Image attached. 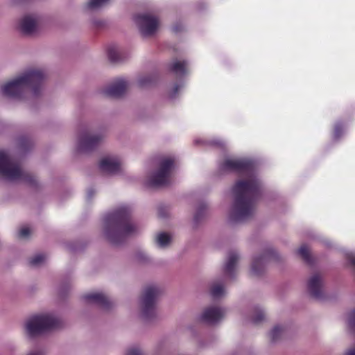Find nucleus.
<instances>
[{
	"instance_id": "f257e3e1",
	"label": "nucleus",
	"mask_w": 355,
	"mask_h": 355,
	"mask_svg": "<svg viewBox=\"0 0 355 355\" xmlns=\"http://www.w3.org/2000/svg\"><path fill=\"white\" fill-rule=\"evenodd\" d=\"M221 172H234L244 177L236 182L232 191L234 200L230 213L231 223L243 222L252 216L261 195V184L255 173L254 163L248 159L227 158L218 165Z\"/></svg>"
},
{
	"instance_id": "f03ea898",
	"label": "nucleus",
	"mask_w": 355,
	"mask_h": 355,
	"mask_svg": "<svg viewBox=\"0 0 355 355\" xmlns=\"http://www.w3.org/2000/svg\"><path fill=\"white\" fill-rule=\"evenodd\" d=\"M130 208L123 205L105 216L104 234L111 243L119 244L137 232V227L130 222Z\"/></svg>"
},
{
	"instance_id": "7ed1b4c3",
	"label": "nucleus",
	"mask_w": 355,
	"mask_h": 355,
	"mask_svg": "<svg viewBox=\"0 0 355 355\" xmlns=\"http://www.w3.org/2000/svg\"><path fill=\"white\" fill-rule=\"evenodd\" d=\"M45 74L42 70L29 69L12 80L1 87L2 94L11 98H21L28 89L34 96L40 94L42 89Z\"/></svg>"
},
{
	"instance_id": "20e7f679",
	"label": "nucleus",
	"mask_w": 355,
	"mask_h": 355,
	"mask_svg": "<svg viewBox=\"0 0 355 355\" xmlns=\"http://www.w3.org/2000/svg\"><path fill=\"white\" fill-rule=\"evenodd\" d=\"M0 175L11 182L23 180L31 183L33 181L32 176L24 172L4 150H0Z\"/></svg>"
},
{
	"instance_id": "39448f33",
	"label": "nucleus",
	"mask_w": 355,
	"mask_h": 355,
	"mask_svg": "<svg viewBox=\"0 0 355 355\" xmlns=\"http://www.w3.org/2000/svg\"><path fill=\"white\" fill-rule=\"evenodd\" d=\"M60 320L51 314L36 315L31 317L25 324L26 334L35 337L50 330L58 328Z\"/></svg>"
},
{
	"instance_id": "423d86ee",
	"label": "nucleus",
	"mask_w": 355,
	"mask_h": 355,
	"mask_svg": "<svg viewBox=\"0 0 355 355\" xmlns=\"http://www.w3.org/2000/svg\"><path fill=\"white\" fill-rule=\"evenodd\" d=\"M174 167V159L165 157L161 159L159 169L150 177L148 184L150 187L166 186L170 183V175Z\"/></svg>"
},
{
	"instance_id": "0eeeda50",
	"label": "nucleus",
	"mask_w": 355,
	"mask_h": 355,
	"mask_svg": "<svg viewBox=\"0 0 355 355\" xmlns=\"http://www.w3.org/2000/svg\"><path fill=\"white\" fill-rule=\"evenodd\" d=\"M159 294V289L154 285L145 288L141 300V315L144 319L150 320L155 315V302Z\"/></svg>"
},
{
	"instance_id": "6e6552de",
	"label": "nucleus",
	"mask_w": 355,
	"mask_h": 355,
	"mask_svg": "<svg viewBox=\"0 0 355 355\" xmlns=\"http://www.w3.org/2000/svg\"><path fill=\"white\" fill-rule=\"evenodd\" d=\"M135 21L143 37L154 35L159 26V19L150 14H141L135 17Z\"/></svg>"
},
{
	"instance_id": "1a4fd4ad",
	"label": "nucleus",
	"mask_w": 355,
	"mask_h": 355,
	"mask_svg": "<svg viewBox=\"0 0 355 355\" xmlns=\"http://www.w3.org/2000/svg\"><path fill=\"white\" fill-rule=\"evenodd\" d=\"M277 257V254L275 250L271 248L266 250L263 254L253 259L251 267L252 273L254 275H261L265 269L266 262Z\"/></svg>"
},
{
	"instance_id": "9d476101",
	"label": "nucleus",
	"mask_w": 355,
	"mask_h": 355,
	"mask_svg": "<svg viewBox=\"0 0 355 355\" xmlns=\"http://www.w3.org/2000/svg\"><path fill=\"white\" fill-rule=\"evenodd\" d=\"M103 136L100 135H91L87 132H83L79 137L78 150L88 152L93 150L102 140Z\"/></svg>"
},
{
	"instance_id": "9b49d317",
	"label": "nucleus",
	"mask_w": 355,
	"mask_h": 355,
	"mask_svg": "<svg viewBox=\"0 0 355 355\" xmlns=\"http://www.w3.org/2000/svg\"><path fill=\"white\" fill-rule=\"evenodd\" d=\"M99 168L106 174H118L121 170V164L115 156H105L99 162Z\"/></svg>"
},
{
	"instance_id": "f8f14e48",
	"label": "nucleus",
	"mask_w": 355,
	"mask_h": 355,
	"mask_svg": "<svg viewBox=\"0 0 355 355\" xmlns=\"http://www.w3.org/2000/svg\"><path fill=\"white\" fill-rule=\"evenodd\" d=\"M308 289L311 295L316 300L324 299V291L322 278L318 275H313L308 282Z\"/></svg>"
},
{
	"instance_id": "ddd939ff",
	"label": "nucleus",
	"mask_w": 355,
	"mask_h": 355,
	"mask_svg": "<svg viewBox=\"0 0 355 355\" xmlns=\"http://www.w3.org/2000/svg\"><path fill=\"white\" fill-rule=\"evenodd\" d=\"M225 314L223 309L211 306L205 309L200 315V320L208 324H215L219 322Z\"/></svg>"
},
{
	"instance_id": "4468645a",
	"label": "nucleus",
	"mask_w": 355,
	"mask_h": 355,
	"mask_svg": "<svg viewBox=\"0 0 355 355\" xmlns=\"http://www.w3.org/2000/svg\"><path fill=\"white\" fill-rule=\"evenodd\" d=\"M38 21L33 15H26L20 21L19 29L20 32L26 35H31L37 31Z\"/></svg>"
},
{
	"instance_id": "2eb2a0df",
	"label": "nucleus",
	"mask_w": 355,
	"mask_h": 355,
	"mask_svg": "<svg viewBox=\"0 0 355 355\" xmlns=\"http://www.w3.org/2000/svg\"><path fill=\"white\" fill-rule=\"evenodd\" d=\"M127 87V82L125 80L121 79L116 81L107 88L104 89L102 92L106 96L118 98L124 94Z\"/></svg>"
},
{
	"instance_id": "dca6fc26",
	"label": "nucleus",
	"mask_w": 355,
	"mask_h": 355,
	"mask_svg": "<svg viewBox=\"0 0 355 355\" xmlns=\"http://www.w3.org/2000/svg\"><path fill=\"white\" fill-rule=\"evenodd\" d=\"M83 298L88 304H98L104 309H108L111 306V302L108 297L102 293H88Z\"/></svg>"
},
{
	"instance_id": "f3484780",
	"label": "nucleus",
	"mask_w": 355,
	"mask_h": 355,
	"mask_svg": "<svg viewBox=\"0 0 355 355\" xmlns=\"http://www.w3.org/2000/svg\"><path fill=\"white\" fill-rule=\"evenodd\" d=\"M239 256L236 252H230L227 257V260L224 266V272L226 276L232 277Z\"/></svg>"
},
{
	"instance_id": "a211bd4d",
	"label": "nucleus",
	"mask_w": 355,
	"mask_h": 355,
	"mask_svg": "<svg viewBox=\"0 0 355 355\" xmlns=\"http://www.w3.org/2000/svg\"><path fill=\"white\" fill-rule=\"evenodd\" d=\"M188 62L185 60H175L170 65V71L176 76H182L187 73Z\"/></svg>"
},
{
	"instance_id": "6ab92c4d",
	"label": "nucleus",
	"mask_w": 355,
	"mask_h": 355,
	"mask_svg": "<svg viewBox=\"0 0 355 355\" xmlns=\"http://www.w3.org/2000/svg\"><path fill=\"white\" fill-rule=\"evenodd\" d=\"M211 296L214 299H218L225 294L224 286L220 283H214L210 290Z\"/></svg>"
},
{
	"instance_id": "aec40b11",
	"label": "nucleus",
	"mask_w": 355,
	"mask_h": 355,
	"mask_svg": "<svg viewBox=\"0 0 355 355\" xmlns=\"http://www.w3.org/2000/svg\"><path fill=\"white\" fill-rule=\"evenodd\" d=\"M107 56L111 62H117L121 60V56L118 48L114 45H111L107 48Z\"/></svg>"
},
{
	"instance_id": "412c9836",
	"label": "nucleus",
	"mask_w": 355,
	"mask_h": 355,
	"mask_svg": "<svg viewBox=\"0 0 355 355\" xmlns=\"http://www.w3.org/2000/svg\"><path fill=\"white\" fill-rule=\"evenodd\" d=\"M171 239V238L169 234L161 232L157 234L156 242L159 247L164 248L169 243Z\"/></svg>"
},
{
	"instance_id": "4be33fe9",
	"label": "nucleus",
	"mask_w": 355,
	"mask_h": 355,
	"mask_svg": "<svg viewBox=\"0 0 355 355\" xmlns=\"http://www.w3.org/2000/svg\"><path fill=\"white\" fill-rule=\"evenodd\" d=\"M46 256L43 254H37L29 259V265L33 267H38L46 261Z\"/></svg>"
},
{
	"instance_id": "5701e85b",
	"label": "nucleus",
	"mask_w": 355,
	"mask_h": 355,
	"mask_svg": "<svg viewBox=\"0 0 355 355\" xmlns=\"http://www.w3.org/2000/svg\"><path fill=\"white\" fill-rule=\"evenodd\" d=\"M348 324L350 329L355 334V309H354L350 313L348 320ZM345 355H355V347L349 349Z\"/></svg>"
},
{
	"instance_id": "b1692460",
	"label": "nucleus",
	"mask_w": 355,
	"mask_h": 355,
	"mask_svg": "<svg viewBox=\"0 0 355 355\" xmlns=\"http://www.w3.org/2000/svg\"><path fill=\"white\" fill-rule=\"evenodd\" d=\"M110 0H89L87 8L89 10H96L107 5Z\"/></svg>"
},
{
	"instance_id": "393cba45",
	"label": "nucleus",
	"mask_w": 355,
	"mask_h": 355,
	"mask_svg": "<svg viewBox=\"0 0 355 355\" xmlns=\"http://www.w3.org/2000/svg\"><path fill=\"white\" fill-rule=\"evenodd\" d=\"M283 331L284 329L282 327L279 325L274 327L270 332V338L271 342L275 343L277 341L282 335Z\"/></svg>"
},
{
	"instance_id": "a878e982",
	"label": "nucleus",
	"mask_w": 355,
	"mask_h": 355,
	"mask_svg": "<svg viewBox=\"0 0 355 355\" xmlns=\"http://www.w3.org/2000/svg\"><path fill=\"white\" fill-rule=\"evenodd\" d=\"M298 254L307 263H311V257L306 245H302L297 250Z\"/></svg>"
},
{
	"instance_id": "bb28decb",
	"label": "nucleus",
	"mask_w": 355,
	"mask_h": 355,
	"mask_svg": "<svg viewBox=\"0 0 355 355\" xmlns=\"http://www.w3.org/2000/svg\"><path fill=\"white\" fill-rule=\"evenodd\" d=\"M265 318V315L262 309L259 307L254 308V314L252 318V322L254 324H259Z\"/></svg>"
},
{
	"instance_id": "cd10ccee",
	"label": "nucleus",
	"mask_w": 355,
	"mask_h": 355,
	"mask_svg": "<svg viewBox=\"0 0 355 355\" xmlns=\"http://www.w3.org/2000/svg\"><path fill=\"white\" fill-rule=\"evenodd\" d=\"M153 79L148 76H141L138 80V85L141 87H146L151 84Z\"/></svg>"
},
{
	"instance_id": "c85d7f7f",
	"label": "nucleus",
	"mask_w": 355,
	"mask_h": 355,
	"mask_svg": "<svg viewBox=\"0 0 355 355\" xmlns=\"http://www.w3.org/2000/svg\"><path fill=\"white\" fill-rule=\"evenodd\" d=\"M205 210H206L205 205L202 204L198 207L197 211L194 216L195 223H197L200 220V218L204 215Z\"/></svg>"
},
{
	"instance_id": "c756f323",
	"label": "nucleus",
	"mask_w": 355,
	"mask_h": 355,
	"mask_svg": "<svg viewBox=\"0 0 355 355\" xmlns=\"http://www.w3.org/2000/svg\"><path fill=\"white\" fill-rule=\"evenodd\" d=\"M343 130L342 124L338 123L335 125L334 134V140H338L343 135Z\"/></svg>"
},
{
	"instance_id": "7c9ffc66",
	"label": "nucleus",
	"mask_w": 355,
	"mask_h": 355,
	"mask_svg": "<svg viewBox=\"0 0 355 355\" xmlns=\"http://www.w3.org/2000/svg\"><path fill=\"white\" fill-rule=\"evenodd\" d=\"M30 233V228L28 226H23L18 232V236L20 238H26L29 236Z\"/></svg>"
},
{
	"instance_id": "2f4dec72",
	"label": "nucleus",
	"mask_w": 355,
	"mask_h": 355,
	"mask_svg": "<svg viewBox=\"0 0 355 355\" xmlns=\"http://www.w3.org/2000/svg\"><path fill=\"white\" fill-rule=\"evenodd\" d=\"M180 87H181V85H174V87H173V89L171 90V92L169 93V96L171 98H174L175 97V96L178 94Z\"/></svg>"
},
{
	"instance_id": "473e14b6",
	"label": "nucleus",
	"mask_w": 355,
	"mask_h": 355,
	"mask_svg": "<svg viewBox=\"0 0 355 355\" xmlns=\"http://www.w3.org/2000/svg\"><path fill=\"white\" fill-rule=\"evenodd\" d=\"M126 355H142L140 350L137 348V347H131L130 348L128 352H127V354Z\"/></svg>"
},
{
	"instance_id": "72a5a7b5",
	"label": "nucleus",
	"mask_w": 355,
	"mask_h": 355,
	"mask_svg": "<svg viewBox=\"0 0 355 355\" xmlns=\"http://www.w3.org/2000/svg\"><path fill=\"white\" fill-rule=\"evenodd\" d=\"M347 258L350 264L355 268V253L351 252L347 254Z\"/></svg>"
},
{
	"instance_id": "f704fd0d",
	"label": "nucleus",
	"mask_w": 355,
	"mask_h": 355,
	"mask_svg": "<svg viewBox=\"0 0 355 355\" xmlns=\"http://www.w3.org/2000/svg\"><path fill=\"white\" fill-rule=\"evenodd\" d=\"M210 145L223 148L224 143L220 139H214L209 141Z\"/></svg>"
},
{
	"instance_id": "c9c22d12",
	"label": "nucleus",
	"mask_w": 355,
	"mask_h": 355,
	"mask_svg": "<svg viewBox=\"0 0 355 355\" xmlns=\"http://www.w3.org/2000/svg\"><path fill=\"white\" fill-rule=\"evenodd\" d=\"M136 259L137 261H145L147 258L146 257V255L144 254V252H139L137 254H136Z\"/></svg>"
},
{
	"instance_id": "e433bc0d",
	"label": "nucleus",
	"mask_w": 355,
	"mask_h": 355,
	"mask_svg": "<svg viewBox=\"0 0 355 355\" xmlns=\"http://www.w3.org/2000/svg\"><path fill=\"white\" fill-rule=\"evenodd\" d=\"M158 214L159 217L164 218L167 216V211L164 207H161L159 208Z\"/></svg>"
},
{
	"instance_id": "4c0bfd02",
	"label": "nucleus",
	"mask_w": 355,
	"mask_h": 355,
	"mask_svg": "<svg viewBox=\"0 0 355 355\" xmlns=\"http://www.w3.org/2000/svg\"><path fill=\"white\" fill-rule=\"evenodd\" d=\"M95 191L93 189H89L87 191V198L89 200L92 198Z\"/></svg>"
},
{
	"instance_id": "58836bf2",
	"label": "nucleus",
	"mask_w": 355,
	"mask_h": 355,
	"mask_svg": "<svg viewBox=\"0 0 355 355\" xmlns=\"http://www.w3.org/2000/svg\"><path fill=\"white\" fill-rule=\"evenodd\" d=\"M181 29H182L181 26H178V25L174 26L173 28V30L175 33L179 32Z\"/></svg>"
},
{
	"instance_id": "ea45409f",
	"label": "nucleus",
	"mask_w": 355,
	"mask_h": 355,
	"mask_svg": "<svg viewBox=\"0 0 355 355\" xmlns=\"http://www.w3.org/2000/svg\"><path fill=\"white\" fill-rule=\"evenodd\" d=\"M20 141H21V146H26V143L28 142L27 139H25V138H21L20 139Z\"/></svg>"
},
{
	"instance_id": "a19ab883",
	"label": "nucleus",
	"mask_w": 355,
	"mask_h": 355,
	"mask_svg": "<svg viewBox=\"0 0 355 355\" xmlns=\"http://www.w3.org/2000/svg\"><path fill=\"white\" fill-rule=\"evenodd\" d=\"M28 355H42V354L37 352H31Z\"/></svg>"
}]
</instances>
